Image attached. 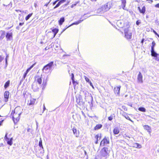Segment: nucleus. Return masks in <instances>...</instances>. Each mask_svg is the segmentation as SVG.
I'll return each mask as SVG.
<instances>
[{
  "label": "nucleus",
  "instance_id": "obj_3",
  "mask_svg": "<svg viewBox=\"0 0 159 159\" xmlns=\"http://www.w3.org/2000/svg\"><path fill=\"white\" fill-rule=\"evenodd\" d=\"M110 150L107 147H103L100 152L101 157H105L109 155Z\"/></svg>",
  "mask_w": 159,
  "mask_h": 159
},
{
  "label": "nucleus",
  "instance_id": "obj_53",
  "mask_svg": "<svg viewBox=\"0 0 159 159\" xmlns=\"http://www.w3.org/2000/svg\"><path fill=\"white\" fill-rule=\"evenodd\" d=\"M24 24V22H21V23H20L19 24V25L20 26H22V25H23Z\"/></svg>",
  "mask_w": 159,
  "mask_h": 159
},
{
  "label": "nucleus",
  "instance_id": "obj_58",
  "mask_svg": "<svg viewBox=\"0 0 159 159\" xmlns=\"http://www.w3.org/2000/svg\"><path fill=\"white\" fill-rule=\"evenodd\" d=\"M129 36H130V39L131 38V36H132V33H130Z\"/></svg>",
  "mask_w": 159,
  "mask_h": 159
},
{
  "label": "nucleus",
  "instance_id": "obj_21",
  "mask_svg": "<svg viewBox=\"0 0 159 159\" xmlns=\"http://www.w3.org/2000/svg\"><path fill=\"white\" fill-rule=\"evenodd\" d=\"M144 129L147 130L148 132H149L150 134H151V127L148 126V125H145L143 126Z\"/></svg>",
  "mask_w": 159,
  "mask_h": 159
},
{
  "label": "nucleus",
  "instance_id": "obj_19",
  "mask_svg": "<svg viewBox=\"0 0 159 159\" xmlns=\"http://www.w3.org/2000/svg\"><path fill=\"white\" fill-rule=\"evenodd\" d=\"M102 125L101 124H97L94 127L93 130H98L101 129L102 127Z\"/></svg>",
  "mask_w": 159,
  "mask_h": 159
},
{
  "label": "nucleus",
  "instance_id": "obj_60",
  "mask_svg": "<svg viewBox=\"0 0 159 159\" xmlns=\"http://www.w3.org/2000/svg\"><path fill=\"white\" fill-rule=\"evenodd\" d=\"M133 139H134V138H133L132 137V138H131V139H130V140L131 141H133Z\"/></svg>",
  "mask_w": 159,
  "mask_h": 159
},
{
  "label": "nucleus",
  "instance_id": "obj_62",
  "mask_svg": "<svg viewBox=\"0 0 159 159\" xmlns=\"http://www.w3.org/2000/svg\"><path fill=\"white\" fill-rule=\"evenodd\" d=\"M129 120H130V121H131L132 122H133V121L130 119H129Z\"/></svg>",
  "mask_w": 159,
  "mask_h": 159
},
{
  "label": "nucleus",
  "instance_id": "obj_24",
  "mask_svg": "<svg viewBox=\"0 0 159 159\" xmlns=\"http://www.w3.org/2000/svg\"><path fill=\"white\" fill-rule=\"evenodd\" d=\"M76 102L77 104L80 106L84 104V102L79 98L76 99Z\"/></svg>",
  "mask_w": 159,
  "mask_h": 159
},
{
  "label": "nucleus",
  "instance_id": "obj_11",
  "mask_svg": "<svg viewBox=\"0 0 159 159\" xmlns=\"http://www.w3.org/2000/svg\"><path fill=\"white\" fill-rule=\"evenodd\" d=\"M120 87L121 86H120L115 87L114 91L116 94L119 95V94Z\"/></svg>",
  "mask_w": 159,
  "mask_h": 159
},
{
  "label": "nucleus",
  "instance_id": "obj_30",
  "mask_svg": "<svg viewBox=\"0 0 159 159\" xmlns=\"http://www.w3.org/2000/svg\"><path fill=\"white\" fill-rule=\"evenodd\" d=\"M115 117V115L114 114H111L110 116L108 117V119L109 120L111 121L113 120V118Z\"/></svg>",
  "mask_w": 159,
  "mask_h": 159
},
{
  "label": "nucleus",
  "instance_id": "obj_40",
  "mask_svg": "<svg viewBox=\"0 0 159 159\" xmlns=\"http://www.w3.org/2000/svg\"><path fill=\"white\" fill-rule=\"evenodd\" d=\"M141 23L140 20H138L136 21V24L137 25H139Z\"/></svg>",
  "mask_w": 159,
  "mask_h": 159
},
{
  "label": "nucleus",
  "instance_id": "obj_9",
  "mask_svg": "<svg viewBox=\"0 0 159 159\" xmlns=\"http://www.w3.org/2000/svg\"><path fill=\"white\" fill-rule=\"evenodd\" d=\"M94 138L96 139V141L95 142V143L97 144L98 143V141L100 140L102 138L101 134H98L95 136Z\"/></svg>",
  "mask_w": 159,
  "mask_h": 159
},
{
  "label": "nucleus",
  "instance_id": "obj_48",
  "mask_svg": "<svg viewBox=\"0 0 159 159\" xmlns=\"http://www.w3.org/2000/svg\"><path fill=\"white\" fill-rule=\"evenodd\" d=\"M69 3H70V1H67V3L66 4H64V6H66L68 5V4H69Z\"/></svg>",
  "mask_w": 159,
  "mask_h": 159
},
{
  "label": "nucleus",
  "instance_id": "obj_52",
  "mask_svg": "<svg viewBox=\"0 0 159 159\" xmlns=\"http://www.w3.org/2000/svg\"><path fill=\"white\" fill-rule=\"evenodd\" d=\"M59 0H56L55 1H54V2H53V5H55L56 3V2L58 1Z\"/></svg>",
  "mask_w": 159,
  "mask_h": 159
},
{
  "label": "nucleus",
  "instance_id": "obj_1",
  "mask_svg": "<svg viewBox=\"0 0 159 159\" xmlns=\"http://www.w3.org/2000/svg\"><path fill=\"white\" fill-rule=\"evenodd\" d=\"M21 113V108L19 107H16L12 111L11 115L12 116V119L15 124H16L19 121Z\"/></svg>",
  "mask_w": 159,
  "mask_h": 159
},
{
  "label": "nucleus",
  "instance_id": "obj_46",
  "mask_svg": "<svg viewBox=\"0 0 159 159\" xmlns=\"http://www.w3.org/2000/svg\"><path fill=\"white\" fill-rule=\"evenodd\" d=\"M35 64V63L33 65H31L29 68L30 69V70L34 66Z\"/></svg>",
  "mask_w": 159,
  "mask_h": 159
},
{
  "label": "nucleus",
  "instance_id": "obj_15",
  "mask_svg": "<svg viewBox=\"0 0 159 159\" xmlns=\"http://www.w3.org/2000/svg\"><path fill=\"white\" fill-rule=\"evenodd\" d=\"M130 147H135L139 148H141L142 147V146L140 144L137 143H133L132 144H131V145L130 146Z\"/></svg>",
  "mask_w": 159,
  "mask_h": 159
},
{
  "label": "nucleus",
  "instance_id": "obj_14",
  "mask_svg": "<svg viewBox=\"0 0 159 159\" xmlns=\"http://www.w3.org/2000/svg\"><path fill=\"white\" fill-rule=\"evenodd\" d=\"M83 20H78L77 21L75 22H74L73 23L71 24L70 25H69V26H66V28L65 29H64V30H65L67 28H68V27H70V26H71V25H78L79 23H80Z\"/></svg>",
  "mask_w": 159,
  "mask_h": 159
},
{
  "label": "nucleus",
  "instance_id": "obj_8",
  "mask_svg": "<svg viewBox=\"0 0 159 159\" xmlns=\"http://www.w3.org/2000/svg\"><path fill=\"white\" fill-rule=\"evenodd\" d=\"M10 95V93L8 91H5L4 94V101L7 102L8 101V99L9 98Z\"/></svg>",
  "mask_w": 159,
  "mask_h": 159
},
{
  "label": "nucleus",
  "instance_id": "obj_18",
  "mask_svg": "<svg viewBox=\"0 0 159 159\" xmlns=\"http://www.w3.org/2000/svg\"><path fill=\"white\" fill-rule=\"evenodd\" d=\"M143 76L140 72H139L138 76V80L139 82L142 83L143 82Z\"/></svg>",
  "mask_w": 159,
  "mask_h": 159
},
{
  "label": "nucleus",
  "instance_id": "obj_36",
  "mask_svg": "<svg viewBox=\"0 0 159 159\" xmlns=\"http://www.w3.org/2000/svg\"><path fill=\"white\" fill-rule=\"evenodd\" d=\"M79 2H76L75 3L72 4L71 6V7L72 8H73L74 7H75V6H76L77 4Z\"/></svg>",
  "mask_w": 159,
  "mask_h": 159
},
{
  "label": "nucleus",
  "instance_id": "obj_5",
  "mask_svg": "<svg viewBox=\"0 0 159 159\" xmlns=\"http://www.w3.org/2000/svg\"><path fill=\"white\" fill-rule=\"evenodd\" d=\"M8 134L6 133L4 139L5 140L7 141V144L10 146H11L13 144V140L12 137H8L7 136Z\"/></svg>",
  "mask_w": 159,
  "mask_h": 159
},
{
  "label": "nucleus",
  "instance_id": "obj_50",
  "mask_svg": "<svg viewBox=\"0 0 159 159\" xmlns=\"http://www.w3.org/2000/svg\"><path fill=\"white\" fill-rule=\"evenodd\" d=\"M30 70V69L29 68H28L26 70L25 72L28 73Z\"/></svg>",
  "mask_w": 159,
  "mask_h": 159
},
{
  "label": "nucleus",
  "instance_id": "obj_47",
  "mask_svg": "<svg viewBox=\"0 0 159 159\" xmlns=\"http://www.w3.org/2000/svg\"><path fill=\"white\" fill-rule=\"evenodd\" d=\"M50 1H49L48 2L46 3L44 5V6H46V7H47L48 5V4H49V2H50Z\"/></svg>",
  "mask_w": 159,
  "mask_h": 159
},
{
  "label": "nucleus",
  "instance_id": "obj_45",
  "mask_svg": "<svg viewBox=\"0 0 159 159\" xmlns=\"http://www.w3.org/2000/svg\"><path fill=\"white\" fill-rule=\"evenodd\" d=\"M35 64V63L33 65H31L29 68L30 69V70L34 66Z\"/></svg>",
  "mask_w": 159,
  "mask_h": 159
},
{
  "label": "nucleus",
  "instance_id": "obj_59",
  "mask_svg": "<svg viewBox=\"0 0 159 159\" xmlns=\"http://www.w3.org/2000/svg\"><path fill=\"white\" fill-rule=\"evenodd\" d=\"M91 1L93 2H96L97 1V0H91Z\"/></svg>",
  "mask_w": 159,
  "mask_h": 159
},
{
  "label": "nucleus",
  "instance_id": "obj_51",
  "mask_svg": "<svg viewBox=\"0 0 159 159\" xmlns=\"http://www.w3.org/2000/svg\"><path fill=\"white\" fill-rule=\"evenodd\" d=\"M30 70V69L29 68H28L26 70L25 72L28 73Z\"/></svg>",
  "mask_w": 159,
  "mask_h": 159
},
{
  "label": "nucleus",
  "instance_id": "obj_34",
  "mask_svg": "<svg viewBox=\"0 0 159 159\" xmlns=\"http://www.w3.org/2000/svg\"><path fill=\"white\" fill-rule=\"evenodd\" d=\"M66 2V0H60L58 2L60 4V5H61L62 4L65 2Z\"/></svg>",
  "mask_w": 159,
  "mask_h": 159
},
{
  "label": "nucleus",
  "instance_id": "obj_43",
  "mask_svg": "<svg viewBox=\"0 0 159 159\" xmlns=\"http://www.w3.org/2000/svg\"><path fill=\"white\" fill-rule=\"evenodd\" d=\"M27 73L26 72H25L24 73V75H23V77L24 79H25L26 77V76L27 75Z\"/></svg>",
  "mask_w": 159,
  "mask_h": 159
},
{
  "label": "nucleus",
  "instance_id": "obj_32",
  "mask_svg": "<svg viewBox=\"0 0 159 159\" xmlns=\"http://www.w3.org/2000/svg\"><path fill=\"white\" fill-rule=\"evenodd\" d=\"M156 43L154 41H153L152 43V46H151V50L154 49V47L156 45Z\"/></svg>",
  "mask_w": 159,
  "mask_h": 159
},
{
  "label": "nucleus",
  "instance_id": "obj_13",
  "mask_svg": "<svg viewBox=\"0 0 159 159\" xmlns=\"http://www.w3.org/2000/svg\"><path fill=\"white\" fill-rule=\"evenodd\" d=\"M124 34H125V37L128 39L129 37V28H126L124 30Z\"/></svg>",
  "mask_w": 159,
  "mask_h": 159
},
{
  "label": "nucleus",
  "instance_id": "obj_35",
  "mask_svg": "<svg viewBox=\"0 0 159 159\" xmlns=\"http://www.w3.org/2000/svg\"><path fill=\"white\" fill-rule=\"evenodd\" d=\"M152 32L154 33V34L156 35H157L159 37V34H158L157 33V32L154 30H153V29H152Z\"/></svg>",
  "mask_w": 159,
  "mask_h": 159
},
{
  "label": "nucleus",
  "instance_id": "obj_42",
  "mask_svg": "<svg viewBox=\"0 0 159 159\" xmlns=\"http://www.w3.org/2000/svg\"><path fill=\"white\" fill-rule=\"evenodd\" d=\"M72 83L74 85H75L76 84H78V83L76 81H75L74 80V82L73 81H72Z\"/></svg>",
  "mask_w": 159,
  "mask_h": 159
},
{
  "label": "nucleus",
  "instance_id": "obj_29",
  "mask_svg": "<svg viewBox=\"0 0 159 159\" xmlns=\"http://www.w3.org/2000/svg\"><path fill=\"white\" fill-rule=\"evenodd\" d=\"M121 6L124 9V7L126 3V1L125 0H121Z\"/></svg>",
  "mask_w": 159,
  "mask_h": 159
},
{
  "label": "nucleus",
  "instance_id": "obj_6",
  "mask_svg": "<svg viewBox=\"0 0 159 159\" xmlns=\"http://www.w3.org/2000/svg\"><path fill=\"white\" fill-rule=\"evenodd\" d=\"M53 64V61H51L47 64L44 66L42 69L43 71H46L50 69Z\"/></svg>",
  "mask_w": 159,
  "mask_h": 159
},
{
  "label": "nucleus",
  "instance_id": "obj_64",
  "mask_svg": "<svg viewBox=\"0 0 159 159\" xmlns=\"http://www.w3.org/2000/svg\"><path fill=\"white\" fill-rule=\"evenodd\" d=\"M158 152H159V149L158 150Z\"/></svg>",
  "mask_w": 159,
  "mask_h": 159
},
{
  "label": "nucleus",
  "instance_id": "obj_12",
  "mask_svg": "<svg viewBox=\"0 0 159 159\" xmlns=\"http://www.w3.org/2000/svg\"><path fill=\"white\" fill-rule=\"evenodd\" d=\"M36 101L35 99L32 98L30 100V101H28L27 104L29 106L34 105L35 104Z\"/></svg>",
  "mask_w": 159,
  "mask_h": 159
},
{
  "label": "nucleus",
  "instance_id": "obj_54",
  "mask_svg": "<svg viewBox=\"0 0 159 159\" xmlns=\"http://www.w3.org/2000/svg\"><path fill=\"white\" fill-rule=\"evenodd\" d=\"M144 39L143 38L142 39V41H141V43H142V44L144 42Z\"/></svg>",
  "mask_w": 159,
  "mask_h": 159
},
{
  "label": "nucleus",
  "instance_id": "obj_39",
  "mask_svg": "<svg viewBox=\"0 0 159 159\" xmlns=\"http://www.w3.org/2000/svg\"><path fill=\"white\" fill-rule=\"evenodd\" d=\"M4 121L3 119L2 118L0 119V126L2 125V123Z\"/></svg>",
  "mask_w": 159,
  "mask_h": 159
},
{
  "label": "nucleus",
  "instance_id": "obj_26",
  "mask_svg": "<svg viewBox=\"0 0 159 159\" xmlns=\"http://www.w3.org/2000/svg\"><path fill=\"white\" fill-rule=\"evenodd\" d=\"M65 21V19L63 17H61L60 18V20L58 21V23L60 25H62L63 23Z\"/></svg>",
  "mask_w": 159,
  "mask_h": 159
},
{
  "label": "nucleus",
  "instance_id": "obj_28",
  "mask_svg": "<svg viewBox=\"0 0 159 159\" xmlns=\"http://www.w3.org/2000/svg\"><path fill=\"white\" fill-rule=\"evenodd\" d=\"M113 132L114 134H117L119 133L120 130L118 128L116 127L114 129Z\"/></svg>",
  "mask_w": 159,
  "mask_h": 159
},
{
  "label": "nucleus",
  "instance_id": "obj_10",
  "mask_svg": "<svg viewBox=\"0 0 159 159\" xmlns=\"http://www.w3.org/2000/svg\"><path fill=\"white\" fill-rule=\"evenodd\" d=\"M6 37L7 41L12 39V32L7 33L6 35Z\"/></svg>",
  "mask_w": 159,
  "mask_h": 159
},
{
  "label": "nucleus",
  "instance_id": "obj_61",
  "mask_svg": "<svg viewBox=\"0 0 159 159\" xmlns=\"http://www.w3.org/2000/svg\"><path fill=\"white\" fill-rule=\"evenodd\" d=\"M1 146H3V144L2 143L1 144Z\"/></svg>",
  "mask_w": 159,
  "mask_h": 159
},
{
  "label": "nucleus",
  "instance_id": "obj_56",
  "mask_svg": "<svg viewBox=\"0 0 159 159\" xmlns=\"http://www.w3.org/2000/svg\"><path fill=\"white\" fill-rule=\"evenodd\" d=\"M125 116L127 119L129 120V117L128 116Z\"/></svg>",
  "mask_w": 159,
  "mask_h": 159
},
{
  "label": "nucleus",
  "instance_id": "obj_7",
  "mask_svg": "<svg viewBox=\"0 0 159 159\" xmlns=\"http://www.w3.org/2000/svg\"><path fill=\"white\" fill-rule=\"evenodd\" d=\"M52 32L51 31L49 32L48 34V35L49 36V34H51L52 33V32L53 33V34L52 35V36L51 37V38L52 39L55 37L56 34L58 33L59 31V30L58 29L55 28L52 30Z\"/></svg>",
  "mask_w": 159,
  "mask_h": 159
},
{
  "label": "nucleus",
  "instance_id": "obj_33",
  "mask_svg": "<svg viewBox=\"0 0 159 159\" xmlns=\"http://www.w3.org/2000/svg\"><path fill=\"white\" fill-rule=\"evenodd\" d=\"M33 13H31L28 14L25 18V19L26 20H28L30 17L32 16Z\"/></svg>",
  "mask_w": 159,
  "mask_h": 159
},
{
  "label": "nucleus",
  "instance_id": "obj_16",
  "mask_svg": "<svg viewBox=\"0 0 159 159\" xmlns=\"http://www.w3.org/2000/svg\"><path fill=\"white\" fill-rule=\"evenodd\" d=\"M39 146L40 148V149L41 150H42V151L40 153L42 154H43L44 152V151H43V148L42 145V140L41 139H40V140L39 142Z\"/></svg>",
  "mask_w": 159,
  "mask_h": 159
},
{
  "label": "nucleus",
  "instance_id": "obj_2",
  "mask_svg": "<svg viewBox=\"0 0 159 159\" xmlns=\"http://www.w3.org/2000/svg\"><path fill=\"white\" fill-rule=\"evenodd\" d=\"M35 81H37L38 83L40 85L41 87L43 89L46 87L47 84L46 80H43L42 83V76L36 75L35 77Z\"/></svg>",
  "mask_w": 159,
  "mask_h": 159
},
{
  "label": "nucleus",
  "instance_id": "obj_27",
  "mask_svg": "<svg viewBox=\"0 0 159 159\" xmlns=\"http://www.w3.org/2000/svg\"><path fill=\"white\" fill-rule=\"evenodd\" d=\"M10 84V80H7L5 84L4 85V87L5 89H7V87H8L9 85Z\"/></svg>",
  "mask_w": 159,
  "mask_h": 159
},
{
  "label": "nucleus",
  "instance_id": "obj_4",
  "mask_svg": "<svg viewBox=\"0 0 159 159\" xmlns=\"http://www.w3.org/2000/svg\"><path fill=\"white\" fill-rule=\"evenodd\" d=\"M109 143L110 141L108 137L105 136L101 141L100 144V146H105L106 145L109 144Z\"/></svg>",
  "mask_w": 159,
  "mask_h": 159
},
{
  "label": "nucleus",
  "instance_id": "obj_44",
  "mask_svg": "<svg viewBox=\"0 0 159 159\" xmlns=\"http://www.w3.org/2000/svg\"><path fill=\"white\" fill-rule=\"evenodd\" d=\"M3 59V58L2 56H0V62H1Z\"/></svg>",
  "mask_w": 159,
  "mask_h": 159
},
{
  "label": "nucleus",
  "instance_id": "obj_49",
  "mask_svg": "<svg viewBox=\"0 0 159 159\" xmlns=\"http://www.w3.org/2000/svg\"><path fill=\"white\" fill-rule=\"evenodd\" d=\"M155 7H156L159 8V3H157L155 5Z\"/></svg>",
  "mask_w": 159,
  "mask_h": 159
},
{
  "label": "nucleus",
  "instance_id": "obj_31",
  "mask_svg": "<svg viewBox=\"0 0 159 159\" xmlns=\"http://www.w3.org/2000/svg\"><path fill=\"white\" fill-rule=\"evenodd\" d=\"M138 110L140 111L143 112H145L146 111V109L145 108L143 107H141L139 108Z\"/></svg>",
  "mask_w": 159,
  "mask_h": 159
},
{
  "label": "nucleus",
  "instance_id": "obj_63",
  "mask_svg": "<svg viewBox=\"0 0 159 159\" xmlns=\"http://www.w3.org/2000/svg\"><path fill=\"white\" fill-rule=\"evenodd\" d=\"M150 39L151 40H153V39H152V38H150Z\"/></svg>",
  "mask_w": 159,
  "mask_h": 159
},
{
  "label": "nucleus",
  "instance_id": "obj_41",
  "mask_svg": "<svg viewBox=\"0 0 159 159\" xmlns=\"http://www.w3.org/2000/svg\"><path fill=\"white\" fill-rule=\"evenodd\" d=\"M155 59L158 61H159V57L158 56H157V57H155Z\"/></svg>",
  "mask_w": 159,
  "mask_h": 159
},
{
  "label": "nucleus",
  "instance_id": "obj_57",
  "mask_svg": "<svg viewBox=\"0 0 159 159\" xmlns=\"http://www.w3.org/2000/svg\"><path fill=\"white\" fill-rule=\"evenodd\" d=\"M49 49V48H48V47H46L45 48V50H48V49Z\"/></svg>",
  "mask_w": 159,
  "mask_h": 159
},
{
  "label": "nucleus",
  "instance_id": "obj_17",
  "mask_svg": "<svg viewBox=\"0 0 159 159\" xmlns=\"http://www.w3.org/2000/svg\"><path fill=\"white\" fill-rule=\"evenodd\" d=\"M151 55L152 57H154L157 56H159V54L157 53L155 51L154 49L151 50Z\"/></svg>",
  "mask_w": 159,
  "mask_h": 159
},
{
  "label": "nucleus",
  "instance_id": "obj_22",
  "mask_svg": "<svg viewBox=\"0 0 159 159\" xmlns=\"http://www.w3.org/2000/svg\"><path fill=\"white\" fill-rule=\"evenodd\" d=\"M5 32L4 31H0V40H2L5 37Z\"/></svg>",
  "mask_w": 159,
  "mask_h": 159
},
{
  "label": "nucleus",
  "instance_id": "obj_25",
  "mask_svg": "<svg viewBox=\"0 0 159 159\" xmlns=\"http://www.w3.org/2000/svg\"><path fill=\"white\" fill-rule=\"evenodd\" d=\"M84 78L86 82H88L90 84V86H91L93 88V86L91 81H90L89 79V78H87L85 76H84Z\"/></svg>",
  "mask_w": 159,
  "mask_h": 159
},
{
  "label": "nucleus",
  "instance_id": "obj_55",
  "mask_svg": "<svg viewBox=\"0 0 159 159\" xmlns=\"http://www.w3.org/2000/svg\"><path fill=\"white\" fill-rule=\"evenodd\" d=\"M148 1H149V3H151L153 2V1L152 0H148Z\"/></svg>",
  "mask_w": 159,
  "mask_h": 159
},
{
  "label": "nucleus",
  "instance_id": "obj_37",
  "mask_svg": "<svg viewBox=\"0 0 159 159\" xmlns=\"http://www.w3.org/2000/svg\"><path fill=\"white\" fill-rule=\"evenodd\" d=\"M60 4L59 3V2L57 3V4L54 7V9H55L58 7H59L60 5Z\"/></svg>",
  "mask_w": 159,
  "mask_h": 159
},
{
  "label": "nucleus",
  "instance_id": "obj_23",
  "mask_svg": "<svg viewBox=\"0 0 159 159\" xmlns=\"http://www.w3.org/2000/svg\"><path fill=\"white\" fill-rule=\"evenodd\" d=\"M72 130L74 134L77 137H78L79 136V134L77 133V129L75 127H74L72 129Z\"/></svg>",
  "mask_w": 159,
  "mask_h": 159
},
{
  "label": "nucleus",
  "instance_id": "obj_38",
  "mask_svg": "<svg viewBox=\"0 0 159 159\" xmlns=\"http://www.w3.org/2000/svg\"><path fill=\"white\" fill-rule=\"evenodd\" d=\"M71 79L74 82V75L73 73L71 74Z\"/></svg>",
  "mask_w": 159,
  "mask_h": 159
},
{
  "label": "nucleus",
  "instance_id": "obj_20",
  "mask_svg": "<svg viewBox=\"0 0 159 159\" xmlns=\"http://www.w3.org/2000/svg\"><path fill=\"white\" fill-rule=\"evenodd\" d=\"M138 9L139 10L140 13L144 14L146 11V8L145 6H143L141 9L140 7H138Z\"/></svg>",
  "mask_w": 159,
  "mask_h": 159
}]
</instances>
